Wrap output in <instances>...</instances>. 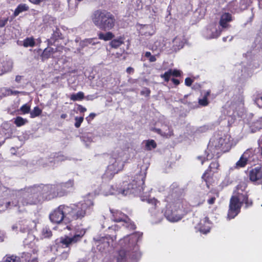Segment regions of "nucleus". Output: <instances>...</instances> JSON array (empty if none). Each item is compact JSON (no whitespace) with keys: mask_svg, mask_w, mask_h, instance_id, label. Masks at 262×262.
<instances>
[{"mask_svg":"<svg viewBox=\"0 0 262 262\" xmlns=\"http://www.w3.org/2000/svg\"><path fill=\"white\" fill-rule=\"evenodd\" d=\"M68 255H69V254H68V253L67 252H63L61 254L60 256H61L62 259H66L68 257Z\"/></svg>","mask_w":262,"mask_h":262,"instance_id":"nucleus-57","label":"nucleus"},{"mask_svg":"<svg viewBox=\"0 0 262 262\" xmlns=\"http://www.w3.org/2000/svg\"><path fill=\"white\" fill-rule=\"evenodd\" d=\"M5 262H20V259L19 257L15 255H8Z\"/></svg>","mask_w":262,"mask_h":262,"instance_id":"nucleus-41","label":"nucleus"},{"mask_svg":"<svg viewBox=\"0 0 262 262\" xmlns=\"http://www.w3.org/2000/svg\"><path fill=\"white\" fill-rule=\"evenodd\" d=\"M208 172L206 171L204 173V174L202 176V178L205 181L207 185L208 186V183L209 182V179H208Z\"/></svg>","mask_w":262,"mask_h":262,"instance_id":"nucleus-52","label":"nucleus"},{"mask_svg":"<svg viewBox=\"0 0 262 262\" xmlns=\"http://www.w3.org/2000/svg\"><path fill=\"white\" fill-rule=\"evenodd\" d=\"M232 20L231 15L229 13H224L221 16L220 25L223 28H227L229 26L228 24Z\"/></svg>","mask_w":262,"mask_h":262,"instance_id":"nucleus-26","label":"nucleus"},{"mask_svg":"<svg viewBox=\"0 0 262 262\" xmlns=\"http://www.w3.org/2000/svg\"><path fill=\"white\" fill-rule=\"evenodd\" d=\"M254 126L256 129L262 128V117L254 123Z\"/></svg>","mask_w":262,"mask_h":262,"instance_id":"nucleus-47","label":"nucleus"},{"mask_svg":"<svg viewBox=\"0 0 262 262\" xmlns=\"http://www.w3.org/2000/svg\"><path fill=\"white\" fill-rule=\"evenodd\" d=\"M254 103L258 107L262 108V99H255Z\"/></svg>","mask_w":262,"mask_h":262,"instance_id":"nucleus-53","label":"nucleus"},{"mask_svg":"<svg viewBox=\"0 0 262 262\" xmlns=\"http://www.w3.org/2000/svg\"><path fill=\"white\" fill-rule=\"evenodd\" d=\"M254 151L252 149H247L236 162L235 168L239 169L245 167L247 164H251L253 160Z\"/></svg>","mask_w":262,"mask_h":262,"instance_id":"nucleus-14","label":"nucleus"},{"mask_svg":"<svg viewBox=\"0 0 262 262\" xmlns=\"http://www.w3.org/2000/svg\"><path fill=\"white\" fill-rule=\"evenodd\" d=\"M219 166V164L218 162L215 161L212 162L209 165V169L210 171H212L213 172H215L216 170L217 169Z\"/></svg>","mask_w":262,"mask_h":262,"instance_id":"nucleus-45","label":"nucleus"},{"mask_svg":"<svg viewBox=\"0 0 262 262\" xmlns=\"http://www.w3.org/2000/svg\"><path fill=\"white\" fill-rule=\"evenodd\" d=\"M198 159L199 160H200L201 164H203V163H204V162L205 161L206 158H203L202 157L199 156L198 157Z\"/></svg>","mask_w":262,"mask_h":262,"instance_id":"nucleus-64","label":"nucleus"},{"mask_svg":"<svg viewBox=\"0 0 262 262\" xmlns=\"http://www.w3.org/2000/svg\"><path fill=\"white\" fill-rule=\"evenodd\" d=\"M245 2V0H242L241 4H242V5L238 6V3L236 1L231 2L228 5V9L232 12H238L239 10H244L247 7L246 4L244 5Z\"/></svg>","mask_w":262,"mask_h":262,"instance_id":"nucleus-23","label":"nucleus"},{"mask_svg":"<svg viewBox=\"0 0 262 262\" xmlns=\"http://www.w3.org/2000/svg\"><path fill=\"white\" fill-rule=\"evenodd\" d=\"M110 211L112 214V219L113 221L121 223L127 228L135 229V225L130 221L129 217L121 211L111 209Z\"/></svg>","mask_w":262,"mask_h":262,"instance_id":"nucleus-11","label":"nucleus"},{"mask_svg":"<svg viewBox=\"0 0 262 262\" xmlns=\"http://www.w3.org/2000/svg\"><path fill=\"white\" fill-rule=\"evenodd\" d=\"M193 82L192 79L190 78H186L185 80V84L187 86H190Z\"/></svg>","mask_w":262,"mask_h":262,"instance_id":"nucleus-54","label":"nucleus"},{"mask_svg":"<svg viewBox=\"0 0 262 262\" xmlns=\"http://www.w3.org/2000/svg\"><path fill=\"white\" fill-rule=\"evenodd\" d=\"M231 137L227 134L217 135L209 141L206 160H209L213 157H219L221 152H225L231 146Z\"/></svg>","mask_w":262,"mask_h":262,"instance_id":"nucleus-4","label":"nucleus"},{"mask_svg":"<svg viewBox=\"0 0 262 262\" xmlns=\"http://www.w3.org/2000/svg\"><path fill=\"white\" fill-rule=\"evenodd\" d=\"M24 46L25 47H32L35 45V42L32 38H27L24 41Z\"/></svg>","mask_w":262,"mask_h":262,"instance_id":"nucleus-42","label":"nucleus"},{"mask_svg":"<svg viewBox=\"0 0 262 262\" xmlns=\"http://www.w3.org/2000/svg\"><path fill=\"white\" fill-rule=\"evenodd\" d=\"M34 191H37L39 197L41 200H51L57 196H63L66 191L57 190L56 185H40L35 186Z\"/></svg>","mask_w":262,"mask_h":262,"instance_id":"nucleus-9","label":"nucleus"},{"mask_svg":"<svg viewBox=\"0 0 262 262\" xmlns=\"http://www.w3.org/2000/svg\"><path fill=\"white\" fill-rule=\"evenodd\" d=\"M84 97V94L81 92H79L76 94L72 95L71 98H83Z\"/></svg>","mask_w":262,"mask_h":262,"instance_id":"nucleus-51","label":"nucleus"},{"mask_svg":"<svg viewBox=\"0 0 262 262\" xmlns=\"http://www.w3.org/2000/svg\"><path fill=\"white\" fill-rule=\"evenodd\" d=\"M56 49L53 48L48 47L45 49L42 53V58L47 59L56 52Z\"/></svg>","mask_w":262,"mask_h":262,"instance_id":"nucleus-32","label":"nucleus"},{"mask_svg":"<svg viewBox=\"0 0 262 262\" xmlns=\"http://www.w3.org/2000/svg\"><path fill=\"white\" fill-rule=\"evenodd\" d=\"M85 231L81 229L77 231L73 237L68 236L62 237L60 239V242L64 247H68L71 244L75 243L81 240L82 237L84 235Z\"/></svg>","mask_w":262,"mask_h":262,"instance_id":"nucleus-15","label":"nucleus"},{"mask_svg":"<svg viewBox=\"0 0 262 262\" xmlns=\"http://www.w3.org/2000/svg\"><path fill=\"white\" fill-rule=\"evenodd\" d=\"M138 29L139 33L145 36H151L156 32V28L152 25H139Z\"/></svg>","mask_w":262,"mask_h":262,"instance_id":"nucleus-21","label":"nucleus"},{"mask_svg":"<svg viewBox=\"0 0 262 262\" xmlns=\"http://www.w3.org/2000/svg\"><path fill=\"white\" fill-rule=\"evenodd\" d=\"M141 234L139 233H135L129 235L125 236L123 239H121L119 244L122 248L128 247L129 248H133L134 252L135 254L133 255V258H137L141 255L140 253L138 251V246L137 245V243L139 240Z\"/></svg>","mask_w":262,"mask_h":262,"instance_id":"nucleus-10","label":"nucleus"},{"mask_svg":"<svg viewBox=\"0 0 262 262\" xmlns=\"http://www.w3.org/2000/svg\"><path fill=\"white\" fill-rule=\"evenodd\" d=\"M74 179H70L67 182L56 184L57 190L58 191H66V193L64 194V195H66L69 192V189L74 188Z\"/></svg>","mask_w":262,"mask_h":262,"instance_id":"nucleus-22","label":"nucleus"},{"mask_svg":"<svg viewBox=\"0 0 262 262\" xmlns=\"http://www.w3.org/2000/svg\"><path fill=\"white\" fill-rule=\"evenodd\" d=\"M126 253L125 250L122 249L118 252L117 257V262H125L126 260Z\"/></svg>","mask_w":262,"mask_h":262,"instance_id":"nucleus-36","label":"nucleus"},{"mask_svg":"<svg viewBox=\"0 0 262 262\" xmlns=\"http://www.w3.org/2000/svg\"><path fill=\"white\" fill-rule=\"evenodd\" d=\"M42 234L44 237H49L52 235L51 230L47 228L42 229Z\"/></svg>","mask_w":262,"mask_h":262,"instance_id":"nucleus-46","label":"nucleus"},{"mask_svg":"<svg viewBox=\"0 0 262 262\" xmlns=\"http://www.w3.org/2000/svg\"><path fill=\"white\" fill-rule=\"evenodd\" d=\"M141 200L143 201H146L147 203L152 206L151 208L150 209V211L152 215H155L157 218V220L152 221V223H159L162 217V213L161 212L157 211V212H155L154 210L158 206V205L160 204V203L156 200L155 198H150L148 195H141Z\"/></svg>","mask_w":262,"mask_h":262,"instance_id":"nucleus-13","label":"nucleus"},{"mask_svg":"<svg viewBox=\"0 0 262 262\" xmlns=\"http://www.w3.org/2000/svg\"><path fill=\"white\" fill-rule=\"evenodd\" d=\"M69 210H70L68 209V205H60L50 213L49 215L50 221L53 223L59 224V226L64 224L66 226L63 229L72 230V226L69 224L70 221Z\"/></svg>","mask_w":262,"mask_h":262,"instance_id":"nucleus-8","label":"nucleus"},{"mask_svg":"<svg viewBox=\"0 0 262 262\" xmlns=\"http://www.w3.org/2000/svg\"><path fill=\"white\" fill-rule=\"evenodd\" d=\"M116 24V19L114 16L108 12L105 18H104L102 24L101 25L99 29L109 30L114 28Z\"/></svg>","mask_w":262,"mask_h":262,"instance_id":"nucleus-18","label":"nucleus"},{"mask_svg":"<svg viewBox=\"0 0 262 262\" xmlns=\"http://www.w3.org/2000/svg\"><path fill=\"white\" fill-rule=\"evenodd\" d=\"M127 160V155L124 150L119 148L114 150L103 179L106 180L112 179L115 174L122 169Z\"/></svg>","mask_w":262,"mask_h":262,"instance_id":"nucleus-5","label":"nucleus"},{"mask_svg":"<svg viewBox=\"0 0 262 262\" xmlns=\"http://www.w3.org/2000/svg\"><path fill=\"white\" fill-rule=\"evenodd\" d=\"M215 198L214 197H212L211 198H210V199H209L208 200V203L209 204H212L214 203V201H215Z\"/></svg>","mask_w":262,"mask_h":262,"instance_id":"nucleus-63","label":"nucleus"},{"mask_svg":"<svg viewBox=\"0 0 262 262\" xmlns=\"http://www.w3.org/2000/svg\"><path fill=\"white\" fill-rule=\"evenodd\" d=\"M149 93H150V92L147 89H145L144 90H143L141 92L142 94H144V97H148L149 96Z\"/></svg>","mask_w":262,"mask_h":262,"instance_id":"nucleus-55","label":"nucleus"},{"mask_svg":"<svg viewBox=\"0 0 262 262\" xmlns=\"http://www.w3.org/2000/svg\"><path fill=\"white\" fill-rule=\"evenodd\" d=\"M77 110L81 113H83L86 110L85 107L82 106L81 105H78L77 107Z\"/></svg>","mask_w":262,"mask_h":262,"instance_id":"nucleus-58","label":"nucleus"},{"mask_svg":"<svg viewBox=\"0 0 262 262\" xmlns=\"http://www.w3.org/2000/svg\"><path fill=\"white\" fill-rule=\"evenodd\" d=\"M66 159H67V158L66 157H64L63 155H60L57 157L56 160L58 161H64Z\"/></svg>","mask_w":262,"mask_h":262,"instance_id":"nucleus-60","label":"nucleus"},{"mask_svg":"<svg viewBox=\"0 0 262 262\" xmlns=\"http://www.w3.org/2000/svg\"><path fill=\"white\" fill-rule=\"evenodd\" d=\"M7 21H8L7 18L0 20V27H4L7 23Z\"/></svg>","mask_w":262,"mask_h":262,"instance_id":"nucleus-56","label":"nucleus"},{"mask_svg":"<svg viewBox=\"0 0 262 262\" xmlns=\"http://www.w3.org/2000/svg\"><path fill=\"white\" fill-rule=\"evenodd\" d=\"M108 13V12L106 11L97 10L95 11L91 16L93 23L96 26L100 28L104 18H105Z\"/></svg>","mask_w":262,"mask_h":262,"instance_id":"nucleus-16","label":"nucleus"},{"mask_svg":"<svg viewBox=\"0 0 262 262\" xmlns=\"http://www.w3.org/2000/svg\"><path fill=\"white\" fill-rule=\"evenodd\" d=\"M28 122L26 119H24L21 117L18 116L14 119V123L17 127H20L24 125Z\"/></svg>","mask_w":262,"mask_h":262,"instance_id":"nucleus-35","label":"nucleus"},{"mask_svg":"<svg viewBox=\"0 0 262 262\" xmlns=\"http://www.w3.org/2000/svg\"><path fill=\"white\" fill-rule=\"evenodd\" d=\"M35 186L25 188L24 190H11L6 189L2 195V200L11 199V201H6L4 204L6 208L12 207L25 206L34 205L40 201V198L37 191H34Z\"/></svg>","mask_w":262,"mask_h":262,"instance_id":"nucleus-1","label":"nucleus"},{"mask_svg":"<svg viewBox=\"0 0 262 262\" xmlns=\"http://www.w3.org/2000/svg\"><path fill=\"white\" fill-rule=\"evenodd\" d=\"M94 203L91 200H85L83 202L72 204L68 206L70 222L73 220L81 219L90 214L93 211Z\"/></svg>","mask_w":262,"mask_h":262,"instance_id":"nucleus-6","label":"nucleus"},{"mask_svg":"<svg viewBox=\"0 0 262 262\" xmlns=\"http://www.w3.org/2000/svg\"><path fill=\"white\" fill-rule=\"evenodd\" d=\"M181 72L178 70H169L166 72L164 74L161 75V77L164 79L165 81H168L171 76L179 77L181 75Z\"/></svg>","mask_w":262,"mask_h":262,"instance_id":"nucleus-28","label":"nucleus"},{"mask_svg":"<svg viewBox=\"0 0 262 262\" xmlns=\"http://www.w3.org/2000/svg\"><path fill=\"white\" fill-rule=\"evenodd\" d=\"M145 176V172H141L128 184L127 187L123 189H116L113 185L103 184L101 187L100 193L105 196L115 194H122L124 195L130 194L141 195V190L144 189L142 185L144 184Z\"/></svg>","mask_w":262,"mask_h":262,"instance_id":"nucleus-2","label":"nucleus"},{"mask_svg":"<svg viewBox=\"0 0 262 262\" xmlns=\"http://www.w3.org/2000/svg\"><path fill=\"white\" fill-rule=\"evenodd\" d=\"M123 38L122 37H119L117 39L113 40L110 42V45L114 48H117L120 46L123 43Z\"/></svg>","mask_w":262,"mask_h":262,"instance_id":"nucleus-38","label":"nucleus"},{"mask_svg":"<svg viewBox=\"0 0 262 262\" xmlns=\"http://www.w3.org/2000/svg\"><path fill=\"white\" fill-rule=\"evenodd\" d=\"M29 9L28 6L26 4L19 5L14 12V16H17L19 14L22 12L27 11Z\"/></svg>","mask_w":262,"mask_h":262,"instance_id":"nucleus-33","label":"nucleus"},{"mask_svg":"<svg viewBox=\"0 0 262 262\" xmlns=\"http://www.w3.org/2000/svg\"><path fill=\"white\" fill-rule=\"evenodd\" d=\"M3 93L5 95V96H16L17 97H27L28 96L27 93H24L23 92H19V91H13L9 89H5Z\"/></svg>","mask_w":262,"mask_h":262,"instance_id":"nucleus-30","label":"nucleus"},{"mask_svg":"<svg viewBox=\"0 0 262 262\" xmlns=\"http://www.w3.org/2000/svg\"><path fill=\"white\" fill-rule=\"evenodd\" d=\"M198 104H195V105L191 106V108H194L197 107L198 105L201 106H206L208 104V99H198Z\"/></svg>","mask_w":262,"mask_h":262,"instance_id":"nucleus-43","label":"nucleus"},{"mask_svg":"<svg viewBox=\"0 0 262 262\" xmlns=\"http://www.w3.org/2000/svg\"><path fill=\"white\" fill-rule=\"evenodd\" d=\"M173 43L174 46H176V49H180L184 46V42L183 41L182 38L179 37H176L173 40Z\"/></svg>","mask_w":262,"mask_h":262,"instance_id":"nucleus-37","label":"nucleus"},{"mask_svg":"<svg viewBox=\"0 0 262 262\" xmlns=\"http://www.w3.org/2000/svg\"><path fill=\"white\" fill-rule=\"evenodd\" d=\"M113 237L110 236L102 237L97 242V248L101 251L106 250L111 245L113 246Z\"/></svg>","mask_w":262,"mask_h":262,"instance_id":"nucleus-17","label":"nucleus"},{"mask_svg":"<svg viewBox=\"0 0 262 262\" xmlns=\"http://www.w3.org/2000/svg\"><path fill=\"white\" fill-rule=\"evenodd\" d=\"M211 223L208 217H206L201 220L200 222L195 226V228L200 232L206 234L210 231Z\"/></svg>","mask_w":262,"mask_h":262,"instance_id":"nucleus-20","label":"nucleus"},{"mask_svg":"<svg viewBox=\"0 0 262 262\" xmlns=\"http://www.w3.org/2000/svg\"><path fill=\"white\" fill-rule=\"evenodd\" d=\"M37 240L35 236L30 233L28 234L27 237L24 241V245L25 247L33 248V252H36L37 250L34 248L35 247L36 242Z\"/></svg>","mask_w":262,"mask_h":262,"instance_id":"nucleus-24","label":"nucleus"},{"mask_svg":"<svg viewBox=\"0 0 262 262\" xmlns=\"http://www.w3.org/2000/svg\"><path fill=\"white\" fill-rule=\"evenodd\" d=\"M75 126L76 128H78L80 127L81 123L83 121V117H75Z\"/></svg>","mask_w":262,"mask_h":262,"instance_id":"nucleus-48","label":"nucleus"},{"mask_svg":"<svg viewBox=\"0 0 262 262\" xmlns=\"http://www.w3.org/2000/svg\"><path fill=\"white\" fill-rule=\"evenodd\" d=\"M44 0H29V1L34 4H39L40 2H43Z\"/></svg>","mask_w":262,"mask_h":262,"instance_id":"nucleus-61","label":"nucleus"},{"mask_svg":"<svg viewBox=\"0 0 262 262\" xmlns=\"http://www.w3.org/2000/svg\"><path fill=\"white\" fill-rule=\"evenodd\" d=\"M98 37L100 39L107 41L112 39L114 35L111 32H106V33H100L98 34Z\"/></svg>","mask_w":262,"mask_h":262,"instance_id":"nucleus-34","label":"nucleus"},{"mask_svg":"<svg viewBox=\"0 0 262 262\" xmlns=\"http://www.w3.org/2000/svg\"><path fill=\"white\" fill-rule=\"evenodd\" d=\"M5 238V235L3 232L0 231V242H2L4 241Z\"/></svg>","mask_w":262,"mask_h":262,"instance_id":"nucleus-59","label":"nucleus"},{"mask_svg":"<svg viewBox=\"0 0 262 262\" xmlns=\"http://www.w3.org/2000/svg\"><path fill=\"white\" fill-rule=\"evenodd\" d=\"M186 203L181 198L174 199L168 206L165 212L166 218L171 222H176L182 219L186 213L184 204Z\"/></svg>","mask_w":262,"mask_h":262,"instance_id":"nucleus-7","label":"nucleus"},{"mask_svg":"<svg viewBox=\"0 0 262 262\" xmlns=\"http://www.w3.org/2000/svg\"><path fill=\"white\" fill-rule=\"evenodd\" d=\"M142 145L145 150H151L157 147V143L152 139L144 140L142 142Z\"/></svg>","mask_w":262,"mask_h":262,"instance_id":"nucleus-29","label":"nucleus"},{"mask_svg":"<svg viewBox=\"0 0 262 262\" xmlns=\"http://www.w3.org/2000/svg\"><path fill=\"white\" fill-rule=\"evenodd\" d=\"M20 111L23 114H27L30 111V106L27 104H24L20 108Z\"/></svg>","mask_w":262,"mask_h":262,"instance_id":"nucleus-44","label":"nucleus"},{"mask_svg":"<svg viewBox=\"0 0 262 262\" xmlns=\"http://www.w3.org/2000/svg\"><path fill=\"white\" fill-rule=\"evenodd\" d=\"M134 72V70L132 67H128L126 69V72L128 74L133 73Z\"/></svg>","mask_w":262,"mask_h":262,"instance_id":"nucleus-62","label":"nucleus"},{"mask_svg":"<svg viewBox=\"0 0 262 262\" xmlns=\"http://www.w3.org/2000/svg\"><path fill=\"white\" fill-rule=\"evenodd\" d=\"M81 141L85 143L86 146L89 145L92 142H93V136L91 134L88 133L84 134L81 137Z\"/></svg>","mask_w":262,"mask_h":262,"instance_id":"nucleus-31","label":"nucleus"},{"mask_svg":"<svg viewBox=\"0 0 262 262\" xmlns=\"http://www.w3.org/2000/svg\"><path fill=\"white\" fill-rule=\"evenodd\" d=\"M41 113V110L38 107H35L34 109L30 112V117L32 118L38 116Z\"/></svg>","mask_w":262,"mask_h":262,"instance_id":"nucleus-40","label":"nucleus"},{"mask_svg":"<svg viewBox=\"0 0 262 262\" xmlns=\"http://www.w3.org/2000/svg\"><path fill=\"white\" fill-rule=\"evenodd\" d=\"M246 185L240 183L236 187V190L234 191L233 195L230 199L229 209L228 214L229 219H233L239 212L241 206L245 204L247 208L252 205V202L248 198L247 192L245 191Z\"/></svg>","mask_w":262,"mask_h":262,"instance_id":"nucleus-3","label":"nucleus"},{"mask_svg":"<svg viewBox=\"0 0 262 262\" xmlns=\"http://www.w3.org/2000/svg\"><path fill=\"white\" fill-rule=\"evenodd\" d=\"M13 63L11 60H5L0 62V75L11 70Z\"/></svg>","mask_w":262,"mask_h":262,"instance_id":"nucleus-25","label":"nucleus"},{"mask_svg":"<svg viewBox=\"0 0 262 262\" xmlns=\"http://www.w3.org/2000/svg\"><path fill=\"white\" fill-rule=\"evenodd\" d=\"M20 227H21V224L19 221L12 225L11 226V229L13 231H17L18 229H20Z\"/></svg>","mask_w":262,"mask_h":262,"instance_id":"nucleus-50","label":"nucleus"},{"mask_svg":"<svg viewBox=\"0 0 262 262\" xmlns=\"http://www.w3.org/2000/svg\"><path fill=\"white\" fill-rule=\"evenodd\" d=\"M21 227H20V231L22 232H26L35 226V223L34 221L29 220H24L20 221Z\"/></svg>","mask_w":262,"mask_h":262,"instance_id":"nucleus-27","label":"nucleus"},{"mask_svg":"<svg viewBox=\"0 0 262 262\" xmlns=\"http://www.w3.org/2000/svg\"><path fill=\"white\" fill-rule=\"evenodd\" d=\"M221 33V30L220 29H217L216 24H211L207 27L204 32V35L207 38H213L217 37Z\"/></svg>","mask_w":262,"mask_h":262,"instance_id":"nucleus-19","label":"nucleus"},{"mask_svg":"<svg viewBox=\"0 0 262 262\" xmlns=\"http://www.w3.org/2000/svg\"><path fill=\"white\" fill-rule=\"evenodd\" d=\"M96 42L94 41L93 39L88 38L80 41V45L82 48L88 46L89 45H95Z\"/></svg>","mask_w":262,"mask_h":262,"instance_id":"nucleus-39","label":"nucleus"},{"mask_svg":"<svg viewBox=\"0 0 262 262\" xmlns=\"http://www.w3.org/2000/svg\"><path fill=\"white\" fill-rule=\"evenodd\" d=\"M160 124V127H155L153 130L165 138H170L173 135L172 128L169 126V122L164 116L161 117L160 122L156 124L157 126H159Z\"/></svg>","mask_w":262,"mask_h":262,"instance_id":"nucleus-12","label":"nucleus"},{"mask_svg":"<svg viewBox=\"0 0 262 262\" xmlns=\"http://www.w3.org/2000/svg\"><path fill=\"white\" fill-rule=\"evenodd\" d=\"M145 56L149 59L150 62H155L156 60V56L151 55L149 52H146L145 53Z\"/></svg>","mask_w":262,"mask_h":262,"instance_id":"nucleus-49","label":"nucleus"}]
</instances>
